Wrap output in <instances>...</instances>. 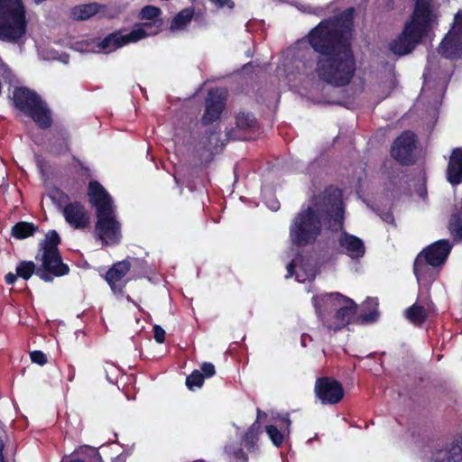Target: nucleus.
Wrapping results in <instances>:
<instances>
[{
    "label": "nucleus",
    "instance_id": "19",
    "mask_svg": "<svg viewBox=\"0 0 462 462\" xmlns=\"http://www.w3.org/2000/svg\"><path fill=\"white\" fill-rule=\"evenodd\" d=\"M267 414L261 411L259 408L257 409V417L254 422L246 430L244 435L241 438V441L245 448L249 452H254L257 449V443L260 439V435L263 432L262 424L260 420L262 418H266Z\"/></svg>",
    "mask_w": 462,
    "mask_h": 462
},
{
    "label": "nucleus",
    "instance_id": "6",
    "mask_svg": "<svg viewBox=\"0 0 462 462\" xmlns=\"http://www.w3.org/2000/svg\"><path fill=\"white\" fill-rule=\"evenodd\" d=\"M13 102L15 108L32 118L40 129L46 130L51 126V110L35 91L24 87L15 88Z\"/></svg>",
    "mask_w": 462,
    "mask_h": 462
},
{
    "label": "nucleus",
    "instance_id": "22",
    "mask_svg": "<svg viewBox=\"0 0 462 462\" xmlns=\"http://www.w3.org/2000/svg\"><path fill=\"white\" fill-rule=\"evenodd\" d=\"M133 263L129 259H125L115 263L106 272L105 280L110 285L112 290H115L116 283L120 282L125 274L131 270Z\"/></svg>",
    "mask_w": 462,
    "mask_h": 462
},
{
    "label": "nucleus",
    "instance_id": "18",
    "mask_svg": "<svg viewBox=\"0 0 462 462\" xmlns=\"http://www.w3.org/2000/svg\"><path fill=\"white\" fill-rule=\"evenodd\" d=\"M438 52L448 60H459L462 58V36L449 30L442 39L438 48Z\"/></svg>",
    "mask_w": 462,
    "mask_h": 462
},
{
    "label": "nucleus",
    "instance_id": "39",
    "mask_svg": "<svg viewBox=\"0 0 462 462\" xmlns=\"http://www.w3.org/2000/svg\"><path fill=\"white\" fill-rule=\"evenodd\" d=\"M17 276L18 275L13 273H8L5 276V281L6 284H8V285L14 284L16 282V280H17Z\"/></svg>",
    "mask_w": 462,
    "mask_h": 462
},
{
    "label": "nucleus",
    "instance_id": "3",
    "mask_svg": "<svg viewBox=\"0 0 462 462\" xmlns=\"http://www.w3.org/2000/svg\"><path fill=\"white\" fill-rule=\"evenodd\" d=\"M61 238L56 230H50L38 245V253L35 260L42 262L36 267L32 261H22L16 266V275L23 280H29L35 273L45 282H51L55 277H60L69 273V267L62 261L59 250Z\"/></svg>",
    "mask_w": 462,
    "mask_h": 462
},
{
    "label": "nucleus",
    "instance_id": "23",
    "mask_svg": "<svg viewBox=\"0 0 462 462\" xmlns=\"http://www.w3.org/2000/svg\"><path fill=\"white\" fill-rule=\"evenodd\" d=\"M101 8V5L97 3H89L76 5L71 10V15L76 21H85L97 14Z\"/></svg>",
    "mask_w": 462,
    "mask_h": 462
},
{
    "label": "nucleus",
    "instance_id": "14",
    "mask_svg": "<svg viewBox=\"0 0 462 462\" xmlns=\"http://www.w3.org/2000/svg\"><path fill=\"white\" fill-rule=\"evenodd\" d=\"M430 462H462V432L433 451Z\"/></svg>",
    "mask_w": 462,
    "mask_h": 462
},
{
    "label": "nucleus",
    "instance_id": "44",
    "mask_svg": "<svg viewBox=\"0 0 462 462\" xmlns=\"http://www.w3.org/2000/svg\"><path fill=\"white\" fill-rule=\"evenodd\" d=\"M307 337H308V338H310V339H311V338H310V337L309 335H305V334H303V335L301 336V345H302V346H307V345H306V342H307V339H306V338H307Z\"/></svg>",
    "mask_w": 462,
    "mask_h": 462
},
{
    "label": "nucleus",
    "instance_id": "32",
    "mask_svg": "<svg viewBox=\"0 0 462 462\" xmlns=\"http://www.w3.org/2000/svg\"><path fill=\"white\" fill-rule=\"evenodd\" d=\"M205 375L199 370H194L186 377V386L189 390L194 391L195 388H201L204 384Z\"/></svg>",
    "mask_w": 462,
    "mask_h": 462
},
{
    "label": "nucleus",
    "instance_id": "43",
    "mask_svg": "<svg viewBox=\"0 0 462 462\" xmlns=\"http://www.w3.org/2000/svg\"><path fill=\"white\" fill-rule=\"evenodd\" d=\"M269 207L273 209V210H277L279 208V201L278 200H274L272 202L271 205H269Z\"/></svg>",
    "mask_w": 462,
    "mask_h": 462
},
{
    "label": "nucleus",
    "instance_id": "4",
    "mask_svg": "<svg viewBox=\"0 0 462 462\" xmlns=\"http://www.w3.org/2000/svg\"><path fill=\"white\" fill-rule=\"evenodd\" d=\"M431 0H415L414 9L401 33L388 45L391 52L402 57L410 54L430 30Z\"/></svg>",
    "mask_w": 462,
    "mask_h": 462
},
{
    "label": "nucleus",
    "instance_id": "47",
    "mask_svg": "<svg viewBox=\"0 0 462 462\" xmlns=\"http://www.w3.org/2000/svg\"><path fill=\"white\" fill-rule=\"evenodd\" d=\"M0 462H5L4 455L0 456Z\"/></svg>",
    "mask_w": 462,
    "mask_h": 462
},
{
    "label": "nucleus",
    "instance_id": "20",
    "mask_svg": "<svg viewBox=\"0 0 462 462\" xmlns=\"http://www.w3.org/2000/svg\"><path fill=\"white\" fill-rule=\"evenodd\" d=\"M446 176L451 185H458L462 182V147H457L452 150Z\"/></svg>",
    "mask_w": 462,
    "mask_h": 462
},
{
    "label": "nucleus",
    "instance_id": "35",
    "mask_svg": "<svg viewBox=\"0 0 462 462\" xmlns=\"http://www.w3.org/2000/svg\"><path fill=\"white\" fill-rule=\"evenodd\" d=\"M449 30L454 31V32L462 36V9H459L455 14L453 23Z\"/></svg>",
    "mask_w": 462,
    "mask_h": 462
},
{
    "label": "nucleus",
    "instance_id": "10",
    "mask_svg": "<svg viewBox=\"0 0 462 462\" xmlns=\"http://www.w3.org/2000/svg\"><path fill=\"white\" fill-rule=\"evenodd\" d=\"M124 30H116L106 35L99 43L98 47L106 53L116 51L129 43L137 42L150 35L145 29L134 28L126 34Z\"/></svg>",
    "mask_w": 462,
    "mask_h": 462
},
{
    "label": "nucleus",
    "instance_id": "37",
    "mask_svg": "<svg viewBox=\"0 0 462 462\" xmlns=\"http://www.w3.org/2000/svg\"><path fill=\"white\" fill-rule=\"evenodd\" d=\"M201 374L205 375V378H210L216 374L215 365L212 363L205 362L200 366Z\"/></svg>",
    "mask_w": 462,
    "mask_h": 462
},
{
    "label": "nucleus",
    "instance_id": "17",
    "mask_svg": "<svg viewBox=\"0 0 462 462\" xmlns=\"http://www.w3.org/2000/svg\"><path fill=\"white\" fill-rule=\"evenodd\" d=\"M88 195L90 204L96 208V212L109 211V209L115 208L111 196L98 181H89Z\"/></svg>",
    "mask_w": 462,
    "mask_h": 462
},
{
    "label": "nucleus",
    "instance_id": "34",
    "mask_svg": "<svg viewBox=\"0 0 462 462\" xmlns=\"http://www.w3.org/2000/svg\"><path fill=\"white\" fill-rule=\"evenodd\" d=\"M54 149L59 154H64L70 151L69 135L67 133H65L64 136L62 137V142L54 144Z\"/></svg>",
    "mask_w": 462,
    "mask_h": 462
},
{
    "label": "nucleus",
    "instance_id": "25",
    "mask_svg": "<svg viewBox=\"0 0 462 462\" xmlns=\"http://www.w3.org/2000/svg\"><path fill=\"white\" fill-rule=\"evenodd\" d=\"M404 316L411 324L421 326L427 320L429 315L423 306L414 303L406 309Z\"/></svg>",
    "mask_w": 462,
    "mask_h": 462
},
{
    "label": "nucleus",
    "instance_id": "52",
    "mask_svg": "<svg viewBox=\"0 0 462 462\" xmlns=\"http://www.w3.org/2000/svg\"><path fill=\"white\" fill-rule=\"evenodd\" d=\"M213 134H214V133L211 131V132H210V136H209L208 138H210V137L213 135Z\"/></svg>",
    "mask_w": 462,
    "mask_h": 462
},
{
    "label": "nucleus",
    "instance_id": "8",
    "mask_svg": "<svg viewBox=\"0 0 462 462\" xmlns=\"http://www.w3.org/2000/svg\"><path fill=\"white\" fill-rule=\"evenodd\" d=\"M96 233L106 245H115L121 240V224L116 218L115 208L96 212Z\"/></svg>",
    "mask_w": 462,
    "mask_h": 462
},
{
    "label": "nucleus",
    "instance_id": "27",
    "mask_svg": "<svg viewBox=\"0 0 462 462\" xmlns=\"http://www.w3.org/2000/svg\"><path fill=\"white\" fill-rule=\"evenodd\" d=\"M224 454L228 462H248L249 457L245 451L236 443L226 444Z\"/></svg>",
    "mask_w": 462,
    "mask_h": 462
},
{
    "label": "nucleus",
    "instance_id": "30",
    "mask_svg": "<svg viewBox=\"0 0 462 462\" xmlns=\"http://www.w3.org/2000/svg\"><path fill=\"white\" fill-rule=\"evenodd\" d=\"M236 127L243 131H252L257 126V120L251 112L241 111L236 116Z\"/></svg>",
    "mask_w": 462,
    "mask_h": 462
},
{
    "label": "nucleus",
    "instance_id": "40",
    "mask_svg": "<svg viewBox=\"0 0 462 462\" xmlns=\"http://www.w3.org/2000/svg\"><path fill=\"white\" fill-rule=\"evenodd\" d=\"M212 3L217 5L218 7H224L225 5L233 6L234 3L231 0H210Z\"/></svg>",
    "mask_w": 462,
    "mask_h": 462
},
{
    "label": "nucleus",
    "instance_id": "36",
    "mask_svg": "<svg viewBox=\"0 0 462 462\" xmlns=\"http://www.w3.org/2000/svg\"><path fill=\"white\" fill-rule=\"evenodd\" d=\"M30 357L32 363L40 365H44L48 362L46 355L40 350H34L31 352Z\"/></svg>",
    "mask_w": 462,
    "mask_h": 462
},
{
    "label": "nucleus",
    "instance_id": "31",
    "mask_svg": "<svg viewBox=\"0 0 462 462\" xmlns=\"http://www.w3.org/2000/svg\"><path fill=\"white\" fill-rule=\"evenodd\" d=\"M265 431L271 439L272 443L277 447L280 448L282 446L284 440H285V434L278 430V428L274 425H268L265 427Z\"/></svg>",
    "mask_w": 462,
    "mask_h": 462
},
{
    "label": "nucleus",
    "instance_id": "12",
    "mask_svg": "<svg viewBox=\"0 0 462 462\" xmlns=\"http://www.w3.org/2000/svg\"><path fill=\"white\" fill-rule=\"evenodd\" d=\"M416 134L410 131L402 132L393 142L391 148L392 157L402 165L414 163L413 152L416 148Z\"/></svg>",
    "mask_w": 462,
    "mask_h": 462
},
{
    "label": "nucleus",
    "instance_id": "41",
    "mask_svg": "<svg viewBox=\"0 0 462 462\" xmlns=\"http://www.w3.org/2000/svg\"><path fill=\"white\" fill-rule=\"evenodd\" d=\"M287 272H288V274L286 277H292L295 273V268H296V264L294 263V261H291L288 264H287Z\"/></svg>",
    "mask_w": 462,
    "mask_h": 462
},
{
    "label": "nucleus",
    "instance_id": "11",
    "mask_svg": "<svg viewBox=\"0 0 462 462\" xmlns=\"http://www.w3.org/2000/svg\"><path fill=\"white\" fill-rule=\"evenodd\" d=\"M314 392L322 404H337L345 395L342 383L328 376H321L316 379Z\"/></svg>",
    "mask_w": 462,
    "mask_h": 462
},
{
    "label": "nucleus",
    "instance_id": "46",
    "mask_svg": "<svg viewBox=\"0 0 462 462\" xmlns=\"http://www.w3.org/2000/svg\"><path fill=\"white\" fill-rule=\"evenodd\" d=\"M284 421L286 422L287 426L289 427L291 424V420L288 418H286V419H284Z\"/></svg>",
    "mask_w": 462,
    "mask_h": 462
},
{
    "label": "nucleus",
    "instance_id": "33",
    "mask_svg": "<svg viewBox=\"0 0 462 462\" xmlns=\"http://www.w3.org/2000/svg\"><path fill=\"white\" fill-rule=\"evenodd\" d=\"M130 262L133 263L131 269H133V273H134V275L137 277H143L148 273L149 266L146 261L139 258H131Z\"/></svg>",
    "mask_w": 462,
    "mask_h": 462
},
{
    "label": "nucleus",
    "instance_id": "5",
    "mask_svg": "<svg viewBox=\"0 0 462 462\" xmlns=\"http://www.w3.org/2000/svg\"><path fill=\"white\" fill-rule=\"evenodd\" d=\"M27 25L23 0H0V41L18 42L26 34Z\"/></svg>",
    "mask_w": 462,
    "mask_h": 462
},
{
    "label": "nucleus",
    "instance_id": "42",
    "mask_svg": "<svg viewBox=\"0 0 462 462\" xmlns=\"http://www.w3.org/2000/svg\"><path fill=\"white\" fill-rule=\"evenodd\" d=\"M73 161L76 162L79 165V167L85 171H89V168L85 166L78 158H76L75 156H73Z\"/></svg>",
    "mask_w": 462,
    "mask_h": 462
},
{
    "label": "nucleus",
    "instance_id": "48",
    "mask_svg": "<svg viewBox=\"0 0 462 462\" xmlns=\"http://www.w3.org/2000/svg\"><path fill=\"white\" fill-rule=\"evenodd\" d=\"M315 310H316V312H317V313H319V309L318 308V306H317V305H315Z\"/></svg>",
    "mask_w": 462,
    "mask_h": 462
},
{
    "label": "nucleus",
    "instance_id": "50",
    "mask_svg": "<svg viewBox=\"0 0 462 462\" xmlns=\"http://www.w3.org/2000/svg\"><path fill=\"white\" fill-rule=\"evenodd\" d=\"M227 135H228L229 138H231V132H228Z\"/></svg>",
    "mask_w": 462,
    "mask_h": 462
},
{
    "label": "nucleus",
    "instance_id": "28",
    "mask_svg": "<svg viewBox=\"0 0 462 462\" xmlns=\"http://www.w3.org/2000/svg\"><path fill=\"white\" fill-rule=\"evenodd\" d=\"M194 16V8L189 7L180 11L171 22V30L184 29L189 23Z\"/></svg>",
    "mask_w": 462,
    "mask_h": 462
},
{
    "label": "nucleus",
    "instance_id": "16",
    "mask_svg": "<svg viewBox=\"0 0 462 462\" xmlns=\"http://www.w3.org/2000/svg\"><path fill=\"white\" fill-rule=\"evenodd\" d=\"M338 253L345 254L352 259H359L365 254L363 240L346 231L341 232L337 238Z\"/></svg>",
    "mask_w": 462,
    "mask_h": 462
},
{
    "label": "nucleus",
    "instance_id": "29",
    "mask_svg": "<svg viewBox=\"0 0 462 462\" xmlns=\"http://www.w3.org/2000/svg\"><path fill=\"white\" fill-rule=\"evenodd\" d=\"M379 317L378 301L376 299H368L365 302L363 313L360 315L362 323H371L377 320Z\"/></svg>",
    "mask_w": 462,
    "mask_h": 462
},
{
    "label": "nucleus",
    "instance_id": "45",
    "mask_svg": "<svg viewBox=\"0 0 462 462\" xmlns=\"http://www.w3.org/2000/svg\"><path fill=\"white\" fill-rule=\"evenodd\" d=\"M389 218L392 219V220L393 219V215L391 213L386 215L384 220H388Z\"/></svg>",
    "mask_w": 462,
    "mask_h": 462
},
{
    "label": "nucleus",
    "instance_id": "38",
    "mask_svg": "<svg viewBox=\"0 0 462 462\" xmlns=\"http://www.w3.org/2000/svg\"><path fill=\"white\" fill-rule=\"evenodd\" d=\"M152 331L153 337L157 343L162 344L165 341V331L161 326L154 325L152 328Z\"/></svg>",
    "mask_w": 462,
    "mask_h": 462
},
{
    "label": "nucleus",
    "instance_id": "26",
    "mask_svg": "<svg viewBox=\"0 0 462 462\" xmlns=\"http://www.w3.org/2000/svg\"><path fill=\"white\" fill-rule=\"evenodd\" d=\"M38 230V226L32 222L20 221L12 227L11 235L16 239H25L32 236Z\"/></svg>",
    "mask_w": 462,
    "mask_h": 462
},
{
    "label": "nucleus",
    "instance_id": "1",
    "mask_svg": "<svg viewBox=\"0 0 462 462\" xmlns=\"http://www.w3.org/2000/svg\"><path fill=\"white\" fill-rule=\"evenodd\" d=\"M354 8L321 20L306 36L316 56L315 71L319 80L334 87L347 86L356 62L352 48Z\"/></svg>",
    "mask_w": 462,
    "mask_h": 462
},
{
    "label": "nucleus",
    "instance_id": "13",
    "mask_svg": "<svg viewBox=\"0 0 462 462\" xmlns=\"http://www.w3.org/2000/svg\"><path fill=\"white\" fill-rule=\"evenodd\" d=\"M330 297L340 299L344 305L336 310L334 315L336 321L327 323L322 320V322L328 331L337 332L352 322L357 312V304L352 299L339 292L331 293Z\"/></svg>",
    "mask_w": 462,
    "mask_h": 462
},
{
    "label": "nucleus",
    "instance_id": "2",
    "mask_svg": "<svg viewBox=\"0 0 462 462\" xmlns=\"http://www.w3.org/2000/svg\"><path fill=\"white\" fill-rule=\"evenodd\" d=\"M310 202L311 206L302 207L290 225V239L297 247L314 244L321 234L323 222L336 229L344 224L342 190L337 187L327 186L322 192L313 195Z\"/></svg>",
    "mask_w": 462,
    "mask_h": 462
},
{
    "label": "nucleus",
    "instance_id": "24",
    "mask_svg": "<svg viewBox=\"0 0 462 462\" xmlns=\"http://www.w3.org/2000/svg\"><path fill=\"white\" fill-rule=\"evenodd\" d=\"M448 229L455 242H462V199L459 208L449 218Z\"/></svg>",
    "mask_w": 462,
    "mask_h": 462
},
{
    "label": "nucleus",
    "instance_id": "7",
    "mask_svg": "<svg viewBox=\"0 0 462 462\" xmlns=\"http://www.w3.org/2000/svg\"><path fill=\"white\" fill-rule=\"evenodd\" d=\"M451 249L452 245L446 239L438 240L426 247L417 255L414 261L413 273L415 276L419 278L427 265L433 267L442 265L450 254Z\"/></svg>",
    "mask_w": 462,
    "mask_h": 462
},
{
    "label": "nucleus",
    "instance_id": "49",
    "mask_svg": "<svg viewBox=\"0 0 462 462\" xmlns=\"http://www.w3.org/2000/svg\"><path fill=\"white\" fill-rule=\"evenodd\" d=\"M61 195H62V196H64V197H66L67 199H69L68 195H67V194H65L63 191H61Z\"/></svg>",
    "mask_w": 462,
    "mask_h": 462
},
{
    "label": "nucleus",
    "instance_id": "9",
    "mask_svg": "<svg viewBox=\"0 0 462 462\" xmlns=\"http://www.w3.org/2000/svg\"><path fill=\"white\" fill-rule=\"evenodd\" d=\"M226 106V91L219 88L210 89L205 98V110L200 118V124L203 126H209L218 123Z\"/></svg>",
    "mask_w": 462,
    "mask_h": 462
},
{
    "label": "nucleus",
    "instance_id": "21",
    "mask_svg": "<svg viewBox=\"0 0 462 462\" xmlns=\"http://www.w3.org/2000/svg\"><path fill=\"white\" fill-rule=\"evenodd\" d=\"M162 14V10L159 7L154 5H146L142 8L139 18L141 20H151L152 22L143 23L141 28H155V30L152 32V34H157L163 25V20L159 18Z\"/></svg>",
    "mask_w": 462,
    "mask_h": 462
},
{
    "label": "nucleus",
    "instance_id": "15",
    "mask_svg": "<svg viewBox=\"0 0 462 462\" xmlns=\"http://www.w3.org/2000/svg\"><path fill=\"white\" fill-rule=\"evenodd\" d=\"M65 221L74 229H85L90 224V215L79 201L67 203L62 208Z\"/></svg>",
    "mask_w": 462,
    "mask_h": 462
},
{
    "label": "nucleus",
    "instance_id": "51",
    "mask_svg": "<svg viewBox=\"0 0 462 462\" xmlns=\"http://www.w3.org/2000/svg\"><path fill=\"white\" fill-rule=\"evenodd\" d=\"M5 72H7L8 74H11V70L10 69L5 70Z\"/></svg>",
    "mask_w": 462,
    "mask_h": 462
}]
</instances>
